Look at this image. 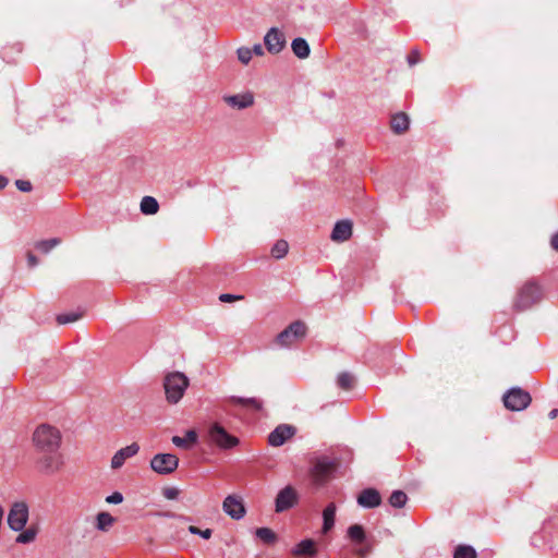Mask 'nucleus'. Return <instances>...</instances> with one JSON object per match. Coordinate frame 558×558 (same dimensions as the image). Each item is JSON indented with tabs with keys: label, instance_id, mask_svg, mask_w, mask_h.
<instances>
[{
	"label": "nucleus",
	"instance_id": "f257e3e1",
	"mask_svg": "<svg viewBox=\"0 0 558 558\" xmlns=\"http://www.w3.org/2000/svg\"><path fill=\"white\" fill-rule=\"evenodd\" d=\"M62 436L60 430L49 424L36 427L32 436L36 452L35 468L44 475H53L64 465L63 454L60 452Z\"/></svg>",
	"mask_w": 558,
	"mask_h": 558
},
{
	"label": "nucleus",
	"instance_id": "f03ea898",
	"mask_svg": "<svg viewBox=\"0 0 558 558\" xmlns=\"http://www.w3.org/2000/svg\"><path fill=\"white\" fill-rule=\"evenodd\" d=\"M543 299V290L541 286L533 281H526L518 290V293L513 301V308L518 312H522L531 308Z\"/></svg>",
	"mask_w": 558,
	"mask_h": 558
},
{
	"label": "nucleus",
	"instance_id": "7ed1b4c3",
	"mask_svg": "<svg viewBox=\"0 0 558 558\" xmlns=\"http://www.w3.org/2000/svg\"><path fill=\"white\" fill-rule=\"evenodd\" d=\"M190 385L189 378L180 372H172L165 376L163 388L166 399L171 404H177L184 396Z\"/></svg>",
	"mask_w": 558,
	"mask_h": 558
},
{
	"label": "nucleus",
	"instance_id": "20e7f679",
	"mask_svg": "<svg viewBox=\"0 0 558 558\" xmlns=\"http://www.w3.org/2000/svg\"><path fill=\"white\" fill-rule=\"evenodd\" d=\"M338 465L339 461L337 459H331L328 457L317 458L313 462V466L310 472L313 483L316 485H322L327 482Z\"/></svg>",
	"mask_w": 558,
	"mask_h": 558
},
{
	"label": "nucleus",
	"instance_id": "39448f33",
	"mask_svg": "<svg viewBox=\"0 0 558 558\" xmlns=\"http://www.w3.org/2000/svg\"><path fill=\"white\" fill-rule=\"evenodd\" d=\"M208 438L210 442L220 449H231L239 445V438L229 434L219 423H213L208 428Z\"/></svg>",
	"mask_w": 558,
	"mask_h": 558
},
{
	"label": "nucleus",
	"instance_id": "423d86ee",
	"mask_svg": "<svg viewBox=\"0 0 558 558\" xmlns=\"http://www.w3.org/2000/svg\"><path fill=\"white\" fill-rule=\"evenodd\" d=\"M306 326L296 320L290 324L283 331L277 336V343L281 347H290L305 337Z\"/></svg>",
	"mask_w": 558,
	"mask_h": 558
},
{
	"label": "nucleus",
	"instance_id": "0eeeda50",
	"mask_svg": "<svg viewBox=\"0 0 558 558\" xmlns=\"http://www.w3.org/2000/svg\"><path fill=\"white\" fill-rule=\"evenodd\" d=\"M531 401L530 393L521 388H512L504 396V404L511 411L524 410Z\"/></svg>",
	"mask_w": 558,
	"mask_h": 558
},
{
	"label": "nucleus",
	"instance_id": "6e6552de",
	"mask_svg": "<svg viewBox=\"0 0 558 558\" xmlns=\"http://www.w3.org/2000/svg\"><path fill=\"white\" fill-rule=\"evenodd\" d=\"M28 507L24 501L14 502L8 514V524L13 531H22L28 521Z\"/></svg>",
	"mask_w": 558,
	"mask_h": 558
},
{
	"label": "nucleus",
	"instance_id": "1a4fd4ad",
	"mask_svg": "<svg viewBox=\"0 0 558 558\" xmlns=\"http://www.w3.org/2000/svg\"><path fill=\"white\" fill-rule=\"evenodd\" d=\"M179 465V458L171 453H157L150 460V468L158 474L173 473Z\"/></svg>",
	"mask_w": 558,
	"mask_h": 558
},
{
	"label": "nucleus",
	"instance_id": "9d476101",
	"mask_svg": "<svg viewBox=\"0 0 558 558\" xmlns=\"http://www.w3.org/2000/svg\"><path fill=\"white\" fill-rule=\"evenodd\" d=\"M298 500H299V494H298L296 489L291 485L286 486L278 493V495L276 497V500H275L276 512L279 513V512L289 510L294 505H296Z\"/></svg>",
	"mask_w": 558,
	"mask_h": 558
},
{
	"label": "nucleus",
	"instance_id": "9b49d317",
	"mask_svg": "<svg viewBox=\"0 0 558 558\" xmlns=\"http://www.w3.org/2000/svg\"><path fill=\"white\" fill-rule=\"evenodd\" d=\"M222 509L234 520L242 519L246 513L243 499L238 495L227 496L222 502Z\"/></svg>",
	"mask_w": 558,
	"mask_h": 558
},
{
	"label": "nucleus",
	"instance_id": "f8f14e48",
	"mask_svg": "<svg viewBox=\"0 0 558 558\" xmlns=\"http://www.w3.org/2000/svg\"><path fill=\"white\" fill-rule=\"evenodd\" d=\"M295 427L288 424L278 425L269 435L268 444L272 447H280L295 435Z\"/></svg>",
	"mask_w": 558,
	"mask_h": 558
},
{
	"label": "nucleus",
	"instance_id": "ddd939ff",
	"mask_svg": "<svg viewBox=\"0 0 558 558\" xmlns=\"http://www.w3.org/2000/svg\"><path fill=\"white\" fill-rule=\"evenodd\" d=\"M223 405H239L251 412L263 410V401L257 398L228 397L222 400Z\"/></svg>",
	"mask_w": 558,
	"mask_h": 558
},
{
	"label": "nucleus",
	"instance_id": "4468645a",
	"mask_svg": "<svg viewBox=\"0 0 558 558\" xmlns=\"http://www.w3.org/2000/svg\"><path fill=\"white\" fill-rule=\"evenodd\" d=\"M140 450V446L136 442H133L120 450H118L111 459V468L113 470L120 469L124 462L134 457Z\"/></svg>",
	"mask_w": 558,
	"mask_h": 558
},
{
	"label": "nucleus",
	"instance_id": "2eb2a0df",
	"mask_svg": "<svg viewBox=\"0 0 558 558\" xmlns=\"http://www.w3.org/2000/svg\"><path fill=\"white\" fill-rule=\"evenodd\" d=\"M284 36L277 28H271L265 36V45L271 53L280 52L284 47Z\"/></svg>",
	"mask_w": 558,
	"mask_h": 558
},
{
	"label": "nucleus",
	"instance_id": "dca6fc26",
	"mask_svg": "<svg viewBox=\"0 0 558 558\" xmlns=\"http://www.w3.org/2000/svg\"><path fill=\"white\" fill-rule=\"evenodd\" d=\"M223 100L232 108L245 109L254 104V96L247 92L244 94H238L232 96H225Z\"/></svg>",
	"mask_w": 558,
	"mask_h": 558
},
{
	"label": "nucleus",
	"instance_id": "f3484780",
	"mask_svg": "<svg viewBox=\"0 0 558 558\" xmlns=\"http://www.w3.org/2000/svg\"><path fill=\"white\" fill-rule=\"evenodd\" d=\"M357 502L360 506L365 508H375L380 505L381 497L378 490L374 488H366L359 495Z\"/></svg>",
	"mask_w": 558,
	"mask_h": 558
},
{
	"label": "nucleus",
	"instance_id": "a211bd4d",
	"mask_svg": "<svg viewBox=\"0 0 558 558\" xmlns=\"http://www.w3.org/2000/svg\"><path fill=\"white\" fill-rule=\"evenodd\" d=\"M352 235V223L348 220H342L336 223L332 232L331 240L335 242H344Z\"/></svg>",
	"mask_w": 558,
	"mask_h": 558
},
{
	"label": "nucleus",
	"instance_id": "6ab92c4d",
	"mask_svg": "<svg viewBox=\"0 0 558 558\" xmlns=\"http://www.w3.org/2000/svg\"><path fill=\"white\" fill-rule=\"evenodd\" d=\"M296 557H314L317 554L316 543L306 538L301 541L292 550Z\"/></svg>",
	"mask_w": 558,
	"mask_h": 558
},
{
	"label": "nucleus",
	"instance_id": "aec40b11",
	"mask_svg": "<svg viewBox=\"0 0 558 558\" xmlns=\"http://www.w3.org/2000/svg\"><path fill=\"white\" fill-rule=\"evenodd\" d=\"M117 522V519L107 511L96 515L95 527L100 532H108Z\"/></svg>",
	"mask_w": 558,
	"mask_h": 558
},
{
	"label": "nucleus",
	"instance_id": "412c9836",
	"mask_svg": "<svg viewBox=\"0 0 558 558\" xmlns=\"http://www.w3.org/2000/svg\"><path fill=\"white\" fill-rule=\"evenodd\" d=\"M336 505L330 502L323 511V529L322 532L327 534L335 525Z\"/></svg>",
	"mask_w": 558,
	"mask_h": 558
},
{
	"label": "nucleus",
	"instance_id": "4be33fe9",
	"mask_svg": "<svg viewBox=\"0 0 558 558\" xmlns=\"http://www.w3.org/2000/svg\"><path fill=\"white\" fill-rule=\"evenodd\" d=\"M390 126L397 134H401L409 129V118L405 113L400 112L391 117Z\"/></svg>",
	"mask_w": 558,
	"mask_h": 558
},
{
	"label": "nucleus",
	"instance_id": "5701e85b",
	"mask_svg": "<svg viewBox=\"0 0 558 558\" xmlns=\"http://www.w3.org/2000/svg\"><path fill=\"white\" fill-rule=\"evenodd\" d=\"M196 440H197V435L194 430L186 432L184 437H180V436L172 437V442L177 447L183 448V449L191 448L196 442Z\"/></svg>",
	"mask_w": 558,
	"mask_h": 558
},
{
	"label": "nucleus",
	"instance_id": "b1692460",
	"mask_svg": "<svg viewBox=\"0 0 558 558\" xmlns=\"http://www.w3.org/2000/svg\"><path fill=\"white\" fill-rule=\"evenodd\" d=\"M292 51L293 53L300 58V59H304V58H307L308 54H310V46L308 44L306 43L305 39L303 38H295L293 41H292Z\"/></svg>",
	"mask_w": 558,
	"mask_h": 558
},
{
	"label": "nucleus",
	"instance_id": "393cba45",
	"mask_svg": "<svg viewBox=\"0 0 558 558\" xmlns=\"http://www.w3.org/2000/svg\"><path fill=\"white\" fill-rule=\"evenodd\" d=\"M159 210V204L153 196H145L141 202V211L145 215H155Z\"/></svg>",
	"mask_w": 558,
	"mask_h": 558
},
{
	"label": "nucleus",
	"instance_id": "a878e982",
	"mask_svg": "<svg viewBox=\"0 0 558 558\" xmlns=\"http://www.w3.org/2000/svg\"><path fill=\"white\" fill-rule=\"evenodd\" d=\"M21 533L16 537V543L19 544H29L33 543L36 539V536L38 534V527L37 526H29L27 529H23L20 531Z\"/></svg>",
	"mask_w": 558,
	"mask_h": 558
},
{
	"label": "nucleus",
	"instance_id": "bb28decb",
	"mask_svg": "<svg viewBox=\"0 0 558 558\" xmlns=\"http://www.w3.org/2000/svg\"><path fill=\"white\" fill-rule=\"evenodd\" d=\"M348 536L356 544H362L365 539V532L362 525L353 524L348 529Z\"/></svg>",
	"mask_w": 558,
	"mask_h": 558
},
{
	"label": "nucleus",
	"instance_id": "cd10ccee",
	"mask_svg": "<svg viewBox=\"0 0 558 558\" xmlns=\"http://www.w3.org/2000/svg\"><path fill=\"white\" fill-rule=\"evenodd\" d=\"M256 536L265 544H274L277 541V535L268 527L257 529Z\"/></svg>",
	"mask_w": 558,
	"mask_h": 558
},
{
	"label": "nucleus",
	"instance_id": "c85d7f7f",
	"mask_svg": "<svg viewBox=\"0 0 558 558\" xmlns=\"http://www.w3.org/2000/svg\"><path fill=\"white\" fill-rule=\"evenodd\" d=\"M289 244L284 240H278L271 248V256L279 259L287 255Z\"/></svg>",
	"mask_w": 558,
	"mask_h": 558
},
{
	"label": "nucleus",
	"instance_id": "c756f323",
	"mask_svg": "<svg viewBox=\"0 0 558 558\" xmlns=\"http://www.w3.org/2000/svg\"><path fill=\"white\" fill-rule=\"evenodd\" d=\"M453 558H476V551L470 545H459L454 549Z\"/></svg>",
	"mask_w": 558,
	"mask_h": 558
},
{
	"label": "nucleus",
	"instance_id": "7c9ffc66",
	"mask_svg": "<svg viewBox=\"0 0 558 558\" xmlns=\"http://www.w3.org/2000/svg\"><path fill=\"white\" fill-rule=\"evenodd\" d=\"M354 383V376L347 372L339 374L337 378L338 386L344 390H350L351 388H353Z\"/></svg>",
	"mask_w": 558,
	"mask_h": 558
},
{
	"label": "nucleus",
	"instance_id": "2f4dec72",
	"mask_svg": "<svg viewBox=\"0 0 558 558\" xmlns=\"http://www.w3.org/2000/svg\"><path fill=\"white\" fill-rule=\"evenodd\" d=\"M408 500V496L402 490H395L389 497V504L395 508H402Z\"/></svg>",
	"mask_w": 558,
	"mask_h": 558
},
{
	"label": "nucleus",
	"instance_id": "473e14b6",
	"mask_svg": "<svg viewBox=\"0 0 558 558\" xmlns=\"http://www.w3.org/2000/svg\"><path fill=\"white\" fill-rule=\"evenodd\" d=\"M59 242L60 241L58 239L39 241L38 243H36V248L43 253H48L51 248L58 245Z\"/></svg>",
	"mask_w": 558,
	"mask_h": 558
},
{
	"label": "nucleus",
	"instance_id": "72a5a7b5",
	"mask_svg": "<svg viewBox=\"0 0 558 558\" xmlns=\"http://www.w3.org/2000/svg\"><path fill=\"white\" fill-rule=\"evenodd\" d=\"M83 316L82 313H69V314H60L57 316V322L60 325L74 323L78 320Z\"/></svg>",
	"mask_w": 558,
	"mask_h": 558
},
{
	"label": "nucleus",
	"instance_id": "f704fd0d",
	"mask_svg": "<svg viewBox=\"0 0 558 558\" xmlns=\"http://www.w3.org/2000/svg\"><path fill=\"white\" fill-rule=\"evenodd\" d=\"M189 532L194 535H199L204 539H209L213 535V531L210 529L201 530L195 525H190Z\"/></svg>",
	"mask_w": 558,
	"mask_h": 558
},
{
	"label": "nucleus",
	"instance_id": "c9c22d12",
	"mask_svg": "<svg viewBox=\"0 0 558 558\" xmlns=\"http://www.w3.org/2000/svg\"><path fill=\"white\" fill-rule=\"evenodd\" d=\"M253 56V51L250 48H240L238 50V58L243 64H247Z\"/></svg>",
	"mask_w": 558,
	"mask_h": 558
},
{
	"label": "nucleus",
	"instance_id": "e433bc0d",
	"mask_svg": "<svg viewBox=\"0 0 558 558\" xmlns=\"http://www.w3.org/2000/svg\"><path fill=\"white\" fill-rule=\"evenodd\" d=\"M179 495H180V489L177 488V487L169 486V487H165L162 489V496L166 499L174 500V499H177L179 497Z\"/></svg>",
	"mask_w": 558,
	"mask_h": 558
},
{
	"label": "nucleus",
	"instance_id": "4c0bfd02",
	"mask_svg": "<svg viewBox=\"0 0 558 558\" xmlns=\"http://www.w3.org/2000/svg\"><path fill=\"white\" fill-rule=\"evenodd\" d=\"M422 61V56L418 49H412L408 54V63L409 65H415L416 63Z\"/></svg>",
	"mask_w": 558,
	"mask_h": 558
},
{
	"label": "nucleus",
	"instance_id": "58836bf2",
	"mask_svg": "<svg viewBox=\"0 0 558 558\" xmlns=\"http://www.w3.org/2000/svg\"><path fill=\"white\" fill-rule=\"evenodd\" d=\"M123 501V495L119 492H114L111 495L106 497V502L108 504H121Z\"/></svg>",
	"mask_w": 558,
	"mask_h": 558
},
{
	"label": "nucleus",
	"instance_id": "ea45409f",
	"mask_svg": "<svg viewBox=\"0 0 558 558\" xmlns=\"http://www.w3.org/2000/svg\"><path fill=\"white\" fill-rule=\"evenodd\" d=\"M15 185L22 192H29V191H32V183L29 181L16 180Z\"/></svg>",
	"mask_w": 558,
	"mask_h": 558
},
{
	"label": "nucleus",
	"instance_id": "a19ab883",
	"mask_svg": "<svg viewBox=\"0 0 558 558\" xmlns=\"http://www.w3.org/2000/svg\"><path fill=\"white\" fill-rule=\"evenodd\" d=\"M243 299V295H234V294H229V293H223V294H220L219 295V300L221 302H233V301H239V300H242Z\"/></svg>",
	"mask_w": 558,
	"mask_h": 558
},
{
	"label": "nucleus",
	"instance_id": "79ce46f5",
	"mask_svg": "<svg viewBox=\"0 0 558 558\" xmlns=\"http://www.w3.org/2000/svg\"><path fill=\"white\" fill-rule=\"evenodd\" d=\"M27 259H28V265H29L31 267L36 266V265H37V263H38V260H37L36 256H35L34 254H32V253H28V254H27Z\"/></svg>",
	"mask_w": 558,
	"mask_h": 558
},
{
	"label": "nucleus",
	"instance_id": "37998d69",
	"mask_svg": "<svg viewBox=\"0 0 558 558\" xmlns=\"http://www.w3.org/2000/svg\"><path fill=\"white\" fill-rule=\"evenodd\" d=\"M550 244L554 250L558 251V232L551 236Z\"/></svg>",
	"mask_w": 558,
	"mask_h": 558
},
{
	"label": "nucleus",
	"instance_id": "c03bdc74",
	"mask_svg": "<svg viewBox=\"0 0 558 558\" xmlns=\"http://www.w3.org/2000/svg\"><path fill=\"white\" fill-rule=\"evenodd\" d=\"M252 51L257 56H262L264 53L260 45H255Z\"/></svg>",
	"mask_w": 558,
	"mask_h": 558
},
{
	"label": "nucleus",
	"instance_id": "a18cd8bd",
	"mask_svg": "<svg viewBox=\"0 0 558 558\" xmlns=\"http://www.w3.org/2000/svg\"><path fill=\"white\" fill-rule=\"evenodd\" d=\"M7 184H8V179L0 175V190L4 189L7 186Z\"/></svg>",
	"mask_w": 558,
	"mask_h": 558
},
{
	"label": "nucleus",
	"instance_id": "49530a36",
	"mask_svg": "<svg viewBox=\"0 0 558 558\" xmlns=\"http://www.w3.org/2000/svg\"><path fill=\"white\" fill-rule=\"evenodd\" d=\"M557 415H558V410H557V409H553V410L549 412V414H548L549 418H551V420L556 418V417H557Z\"/></svg>",
	"mask_w": 558,
	"mask_h": 558
},
{
	"label": "nucleus",
	"instance_id": "de8ad7c7",
	"mask_svg": "<svg viewBox=\"0 0 558 558\" xmlns=\"http://www.w3.org/2000/svg\"><path fill=\"white\" fill-rule=\"evenodd\" d=\"M367 554V550H361L360 555L365 556Z\"/></svg>",
	"mask_w": 558,
	"mask_h": 558
},
{
	"label": "nucleus",
	"instance_id": "09e8293b",
	"mask_svg": "<svg viewBox=\"0 0 558 558\" xmlns=\"http://www.w3.org/2000/svg\"><path fill=\"white\" fill-rule=\"evenodd\" d=\"M166 515L167 517H173L174 514L173 513H167Z\"/></svg>",
	"mask_w": 558,
	"mask_h": 558
}]
</instances>
